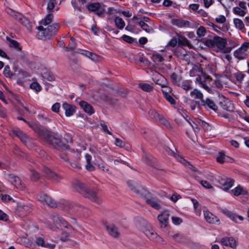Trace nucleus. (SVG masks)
<instances>
[{"label":"nucleus","instance_id":"f257e3e1","mask_svg":"<svg viewBox=\"0 0 249 249\" xmlns=\"http://www.w3.org/2000/svg\"><path fill=\"white\" fill-rule=\"evenodd\" d=\"M72 186L75 191L81 194L85 197H88L90 200L98 204L101 202L102 200L96 193L87 188L85 184L80 181L75 180L73 182Z\"/></svg>","mask_w":249,"mask_h":249},{"label":"nucleus","instance_id":"f03ea898","mask_svg":"<svg viewBox=\"0 0 249 249\" xmlns=\"http://www.w3.org/2000/svg\"><path fill=\"white\" fill-rule=\"evenodd\" d=\"M201 42L209 48H213L216 46L220 50L224 49L223 51L224 53H230L231 50V47L226 48L227 44L226 39L217 36H214L211 38L202 39Z\"/></svg>","mask_w":249,"mask_h":249},{"label":"nucleus","instance_id":"7ed1b4c3","mask_svg":"<svg viewBox=\"0 0 249 249\" xmlns=\"http://www.w3.org/2000/svg\"><path fill=\"white\" fill-rule=\"evenodd\" d=\"M46 142L50 145L59 150H64L69 148V145L64 142L63 140L57 135L52 132L46 137Z\"/></svg>","mask_w":249,"mask_h":249},{"label":"nucleus","instance_id":"20e7f679","mask_svg":"<svg viewBox=\"0 0 249 249\" xmlns=\"http://www.w3.org/2000/svg\"><path fill=\"white\" fill-rule=\"evenodd\" d=\"M59 27L60 25L58 23L49 25L45 28H44L43 26L37 27L36 28L39 31L38 33V37L41 39L43 38H51L56 34Z\"/></svg>","mask_w":249,"mask_h":249},{"label":"nucleus","instance_id":"39448f33","mask_svg":"<svg viewBox=\"0 0 249 249\" xmlns=\"http://www.w3.org/2000/svg\"><path fill=\"white\" fill-rule=\"evenodd\" d=\"M140 229L151 240L158 241L160 237L152 228L150 225L144 219L139 222Z\"/></svg>","mask_w":249,"mask_h":249},{"label":"nucleus","instance_id":"423d86ee","mask_svg":"<svg viewBox=\"0 0 249 249\" xmlns=\"http://www.w3.org/2000/svg\"><path fill=\"white\" fill-rule=\"evenodd\" d=\"M142 161L153 168L160 169V167H159L157 162L156 161L153 157L150 154L146 152L144 148H142Z\"/></svg>","mask_w":249,"mask_h":249},{"label":"nucleus","instance_id":"0eeeda50","mask_svg":"<svg viewBox=\"0 0 249 249\" xmlns=\"http://www.w3.org/2000/svg\"><path fill=\"white\" fill-rule=\"evenodd\" d=\"M127 185L132 191H134L140 196L142 197L144 196L148 193L146 190L139 186L136 182L133 181H128Z\"/></svg>","mask_w":249,"mask_h":249},{"label":"nucleus","instance_id":"6e6552de","mask_svg":"<svg viewBox=\"0 0 249 249\" xmlns=\"http://www.w3.org/2000/svg\"><path fill=\"white\" fill-rule=\"evenodd\" d=\"M38 199L44 205H47L52 208L57 207L56 203L47 194H41L39 196Z\"/></svg>","mask_w":249,"mask_h":249},{"label":"nucleus","instance_id":"1a4fd4ad","mask_svg":"<svg viewBox=\"0 0 249 249\" xmlns=\"http://www.w3.org/2000/svg\"><path fill=\"white\" fill-rule=\"evenodd\" d=\"M7 178L17 188L20 189H23L24 188V184L22 183L20 179L17 176L13 174H8Z\"/></svg>","mask_w":249,"mask_h":249},{"label":"nucleus","instance_id":"9d476101","mask_svg":"<svg viewBox=\"0 0 249 249\" xmlns=\"http://www.w3.org/2000/svg\"><path fill=\"white\" fill-rule=\"evenodd\" d=\"M172 147H170L169 146H165L164 147V150L170 156L174 157L178 160L179 162H180L182 163H185L184 161L185 162H186V160L181 156L177 154L175 151H174V149H175L177 152V149L175 147V146L173 145V144H171Z\"/></svg>","mask_w":249,"mask_h":249},{"label":"nucleus","instance_id":"9b49d317","mask_svg":"<svg viewBox=\"0 0 249 249\" xmlns=\"http://www.w3.org/2000/svg\"><path fill=\"white\" fill-rule=\"evenodd\" d=\"M43 172L46 177L53 181L58 182L62 178L60 176L53 172L48 167H44Z\"/></svg>","mask_w":249,"mask_h":249},{"label":"nucleus","instance_id":"f8f14e48","mask_svg":"<svg viewBox=\"0 0 249 249\" xmlns=\"http://www.w3.org/2000/svg\"><path fill=\"white\" fill-rule=\"evenodd\" d=\"M106 229L108 234L111 236L118 238L120 237V233L118 228L112 224H108L105 225Z\"/></svg>","mask_w":249,"mask_h":249},{"label":"nucleus","instance_id":"ddd939ff","mask_svg":"<svg viewBox=\"0 0 249 249\" xmlns=\"http://www.w3.org/2000/svg\"><path fill=\"white\" fill-rule=\"evenodd\" d=\"M101 4L99 2L91 3L87 5L89 11L94 12L98 16H101L104 13L103 10L100 9Z\"/></svg>","mask_w":249,"mask_h":249},{"label":"nucleus","instance_id":"4468645a","mask_svg":"<svg viewBox=\"0 0 249 249\" xmlns=\"http://www.w3.org/2000/svg\"><path fill=\"white\" fill-rule=\"evenodd\" d=\"M221 244L227 248H230V249H235L236 247L235 240L232 237H225L221 239ZM224 249H227L224 248Z\"/></svg>","mask_w":249,"mask_h":249},{"label":"nucleus","instance_id":"2eb2a0df","mask_svg":"<svg viewBox=\"0 0 249 249\" xmlns=\"http://www.w3.org/2000/svg\"><path fill=\"white\" fill-rule=\"evenodd\" d=\"M34 131L38 135L42 137L45 140H46V137L51 132V131L48 130L42 126L37 124L36 126H34Z\"/></svg>","mask_w":249,"mask_h":249},{"label":"nucleus","instance_id":"dca6fc26","mask_svg":"<svg viewBox=\"0 0 249 249\" xmlns=\"http://www.w3.org/2000/svg\"><path fill=\"white\" fill-rule=\"evenodd\" d=\"M31 208L26 205L18 204L16 211L20 216H24L28 214L31 211Z\"/></svg>","mask_w":249,"mask_h":249},{"label":"nucleus","instance_id":"f3484780","mask_svg":"<svg viewBox=\"0 0 249 249\" xmlns=\"http://www.w3.org/2000/svg\"><path fill=\"white\" fill-rule=\"evenodd\" d=\"M170 216L168 211H165L159 214L158 219L161 224V228H165L168 224V221Z\"/></svg>","mask_w":249,"mask_h":249},{"label":"nucleus","instance_id":"a211bd4d","mask_svg":"<svg viewBox=\"0 0 249 249\" xmlns=\"http://www.w3.org/2000/svg\"><path fill=\"white\" fill-rule=\"evenodd\" d=\"M234 180L231 178H221L219 180V183L224 190H228L233 185Z\"/></svg>","mask_w":249,"mask_h":249},{"label":"nucleus","instance_id":"6ab92c4d","mask_svg":"<svg viewBox=\"0 0 249 249\" xmlns=\"http://www.w3.org/2000/svg\"><path fill=\"white\" fill-rule=\"evenodd\" d=\"M36 243L38 246H41L49 249H53L55 247V245L54 244H49L47 243L44 241V238L41 237H36Z\"/></svg>","mask_w":249,"mask_h":249},{"label":"nucleus","instance_id":"aec40b11","mask_svg":"<svg viewBox=\"0 0 249 249\" xmlns=\"http://www.w3.org/2000/svg\"><path fill=\"white\" fill-rule=\"evenodd\" d=\"M201 105L206 108H210L216 111L217 110V106L214 101L210 98H207L206 100H202Z\"/></svg>","mask_w":249,"mask_h":249},{"label":"nucleus","instance_id":"412c9836","mask_svg":"<svg viewBox=\"0 0 249 249\" xmlns=\"http://www.w3.org/2000/svg\"><path fill=\"white\" fill-rule=\"evenodd\" d=\"M171 23L174 25L179 28L189 27L191 25V23L189 21L182 19H173L171 20Z\"/></svg>","mask_w":249,"mask_h":249},{"label":"nucleus","instance_id":"4be33fe9","mask_svg":"<svg viewBox=\"0 0 249 249\" xmlns=\"http://www.w3.org/2000/svg\"><path fill=\"white\" fill-rule=\"evenodd\" d=\"M204 215L206 221L210 223L216 224L219 222V219L210 212L204 211Z\"/></svg>","mask_w":249,"mask_h":249},{"label":"nucleus","instance_id":"5701e85b","mask_svg":"<svg viewBox=\"0 0 249 249\" xmlns=\"http://www.w3.org/2000/svg\"><path fill=\"white\" fill-rule=\"evenodd\" d=\"M7 13L9 15H11L15 17V18L22 23L23 25L26 26V23H28L27 20L24 18H22L21 16L19 15L18 14L16 13L15 11L11 9H8L7 10Z\"/></svg>","mask_w":249,"mask_h":249},{"label":"nucleus","instance_id":"b1692460","mask_svg":"<svg viewBox=\"0 0 249 249\" xmlns=\"http://www.w3.org/2000/svg\"><path fill=\"white\" fill-rule=\"evenodd\" d=\"M79 104L86 113L90 115L94 113V109L88 103L81 101L79 102Z\"/></svg>","mask_w":249,"mask_h":249},{"label":"nucleus","instance_id":"393cba45","mask_svg":"<svg viewBox=\"0 0 249 249\" xmlns=\"http://www.w3.org/2000/svg\"><path fill=\"white\" fill-rule=\"evenodd\" d=\"M62 107L65 111V114L67 116H71L72 115L75 111V107L67 103H63Z\"/></svg>","mask_w":249,"mask_h":249},{"label":"nucleus","instance_id":"a878e982","mask_svg":"<svg viewBox=\"0 0 249 249\" xmlns=\"http://www.w3.org/2000/svg\"><path fill=\"white\" fill-rule=\"evenodd\" d=\"M221 107L223 109L228 111L232 112L234 110V107L233 104L229 100H224L220 103Z\"/></svg>","mask_w":249,"mask_h":249},{"label":"nucleus","instance_id":"bb28decb","mask_svg":"<svg viewBox=\"0 0 249 249\" xmlns=\"http://www.w3.org/2000/svg\"><path fill=\"white\" fill-rule=\"evenodd\" d=\"M39 1L42 6L45 5L46 1H48L47 9L49 11V13L54 8L55 4V0H39Z\"/></svg>","mask_w":249,"mask_h":249},{"label":"nucleus","instance_id":"cd10ccee","mask_svg":"<svg viewBox=\"0 0 249 249\" xmlns=\"http://www.w3.org/2000/svg\"><path fill=\"white\" fill-rule=\"evenodd\" d=\"M178 43L179 45H183L188 46L190 48H192L193 46L190 43L188 39L184 36H179L178 39Z\"/></svg>","mask_w":249,"mask_h":249},{"label":"nucleus","instance_id":"c85d7f7f","mask_svg":"<svg viewBox=\"0 0 249 249\" xmlns=\"http://www.w3.org/2000/svg\"><path fill=\"white\" fill-rule=\"evenodd\" d=\"M14 133L23 142L26 143L29 140L27 135L20 130H15Z\"/></svg>","mask_w":249,"mask_h":249},{"label":"nucleus","instance_id":"c756f323","mask_svg":"<svg viewBox=\"0 0 249 249\" xmlns=\"http://www.w3.org/2000/svg\"><path fill=\"white\" fill-rule=\"evenodd\" d=\"M56 226H59L60 228H65L70 230L72 229V228L67 221H66L62 218L60 217L57 222L54 224Z\"/></svg>","mask_w":249,"mask_h":249},{"label":"nucleus","instance_id":"7c9ffc66","mask_svg":"<svg viewBox=\"0 0 249 249\" xmlns=\"http://www.w3.org/2000/svg\"><path fill=\"white\" fill-rule=\"evenodd\" d=\"M6 39L7 41L9 42V46L10 47L14 48L18 51H20L21 50V48L18 41L11 39L8 36H6Z\"/></svg>","mask_w":249,"mask_h":249},{"label":"nucleus","instance_id":"2f4dec72","mask_svg":"<svg viewBox=\"0 0 249 249\" xmlns=\"http://www.w3.org/2000/svg\"><path fill=\"white\" fill-rule=\"evenodd\" d=\"M221 211L224 213L226 215L228 216L233 221L235 222H238V221L236 220V215L233 213L232 212L226 209H222L219 208Z\"/></svg>","mask_w":249,"mask_h":249},{"label":"nucleus","instance_id":"473e14b6","mask_svg":"<svg viewBox=\"0 0 249 249\" xmlns=\"http://www.w3.org/2000/svg\"><path fill=\"white\" fill-rule=\"evenodd\" d=\"M171 79L174 84L180 86L182 80V78L180 76L174 72L171 75Z\"/></svg>","mask_w":249,"mask_h":249},{"label":"nucleus","instance_id":"72a5a7b5","mask_svg":"<svg viewBox=\"0 0 249 249\" xmlns=\"http://www.w3.org/2000/svg\"><path fill=\"white\" fill-rule=\"evenodd\" d=\"M53 17V15L51 13L49 14L46 16L44 19H42L40 22V24L42 25L46 26L52 22V19Z\"/></svg>","mask_w":249,"mask_h":249},{"label":"nucleus","instance_id":"f704fd0d","mask_svg":"<svg viewBox=\"0 0 249 249\" xmlns=\"http://www.w3.org/2000/svg\"><path fill=\"white\" fill-rule=\"evenodd\" d=\"M145 201L147 204L157 210H160L161 208L160 203L153 199L145 198Z\"/></svg>","mask_w":249,"mask_h":249},{"label":"nucleus","instance_id":"c9c22d12","mask_svg":"<svg viewBox=\"0 0 249 249\" xmlns=\"http://www.w3.org/2000/svg\"><path fill=\"white\" fill-rule=\"evenodd\" d=\"M232 193L234 196H238L240 195H246L247 194V191L245 190L242 187L240 186L236 187L234 189L231 190Z\"/></svg>","mask_w":249,"mask_h":249},{"label":"nucleus","instance_id":"e433bc0d","mask_svg":"<svg viewBox=\"0 0 249 249\" xmlns=\"http://www.w3.org/2000/svg\"><path fill=\"white\" fill-rule=\"evenodd\" d=\"M85 158L87 161L86 169L89 171H93L94 169V167L91 164V157L87 154L85 155Z\"/></svg>","mask_w":249,"mask_h":249},{"label":"nucleus","instance_id":"4c0bfd02","mask_svg":"<svg viewBox=\"0 0 249 249\" xmlns=\"http://www.w3.org/2000/svg\"><path fill=\"white\" fill-rule=\"evenodd\" d=\"M159 78L157 79L155 78L154 81L156 82V83L158 85H159L162 87H164L166 85H167V82L166 79L161 75H159Z\"/></svg>","mask_w":249,"mask_h":249},{"label":"nucleus","instance_id":"58836bf2","mask_svg":"<svg viewBox=\"0 0 249 249\" xmlns=\"http://www.w3.org/2000/svg\"><path fill=\"white\" fill-rule=\"evenodd\" d=\"M139 87L142 90L146 92H150L153 90V87L150 84L147 83H140Z\"/></svg>","mask_w":249,"mask_h":249},{"label":"nucleus","instance_id":"ea45409f","mask_svg":"<svg viewBox=\"0 0 249 249\" xmlns=\"http://www.w3.org/2000/svg\"><path fill=\"white\" fill-rule=\"evenodd\" d=\"M115 23L116 26L119 29H123L125 26V22L124 20L120 17H116L115 18Z\"/></svg>","mask_w":249,"mask_h":249},{"label":"nucleus","instance_id":"a19ab883","mask_svg":"<svg viewBox=\"0 0 249 249\" xmlns=\"http://www.w3.org/2000/svg\"><path fill=\"white\" fill-rule=\"evenodd\" d=\"M190 94L192 96H195V99H200L201 103L202 100H204L203 99V94L197 89H195L193 91H191Z\"/></svg>","mask_w":249,"mask_h":249},{"label":"nucleus","instance_id":"79ce46f5","mask_svg":"<svg viewBox=\"0 0 249 249\" xmlns=\"http://www.w3.org/2000/svg\"><path fill=\"white\" fill-rule=\"evenodd\" d=\"M234 24L236 28L240 30H245L244 24L242 20L239 18H234L233 19Z\"/></svg>","mask_w":249,"mask_h":249},{"label":"nucleus","instance_id":"37998d69","mask_svg":"<svg viewBox=\"0 0 249 249\" xmlns=\"http://www.w3.org/2000/svg\"><path fill=\"white\" fill-rule=\"evenodd\" d=\"M228 159H230L229 157L226 156L224 153L219 152L218 156L216 158L217 162L222 163L225 161H228Z\"/></svg>","mask_w":249,"mask_h":249},{"label":"nucleus","instance_id":"c03bdc74","mask_svg":"<svg viewBox=\"0 0 249 249\" xmlns=\"http://www.w3.org/2000/svg\"><path fill=\"white\" fill-rule=\"evenodd\" d=\"M191 83V81L190 80H185L181 82L180 86L183 89L188 91L192 89Z\"/></svg>","mask_w":249,"mask_h":249},{"label":"nucleus","instance_id":"a18cd8bd","mask_svg":"<svg viewBox=\"0 0 249 249\" xmlns=\"http://www.w3.org/2000/svg\"><path fill=\"white\" fill-rule=\"evenodd\" d=\"M233 12L238 16L244 17L246 14V12L239 6L233 8Z\"/></svg>","mask_w":249,"mask_h":249},{"label":"nucleus","instance_id":"49530a36","mask_svg":"<svg viewBox=\"0 0 249 249\" xmlns=\"http://www.w3.org/2000/svg\"><path fill=\"white\" fill-rule=\"evenodd\" d=\"M139 25L141 27V28L144 31H145L147 33H150L153 31V28L148 26L146 23H145L144 21H140L139 22Z\"/></svg>","mask_w":249,"mask_h":249},{"label":"nucleus","instance_id":"de8ad7c7","mask_svg":"<svg viewBox=\"0 0 249 249\" xmlns=\"http://www.w3.org/2000/svg\"><path fill=\"white\" fill-rule=\"evenodd\" d=\"M75 47L76 43L75 42V39L73 37H71L69 45L64 48L67 51H72L75 49Z\"/></svg>","mask_w":249,"mask_h":249},{"label":"nucleus","instance_id":"09e8293b","mask_svg":"<svg viewBox=\"0 0 249 249\" xmlns=\"http://www.w3.org/2000/svg\"><path fill=\"white\" fill-rule=\"evenodd\" d=\"M245 52L241 50L237 49L234 53V55L239 60L244 59L245 58Z\"/></svg>","mask_w":249,"mask_h":249},{"label":"nucleus","instance_id":"8fccbe9b","mask_svg":"<svg viewBox=\"0 0 249 249\" xmlns=\"http://www.w3.org/2000/svg\"><path fill=\"white\" fill-rule=\"evenodd\" d=\"M150 116L156 120H162V115L158 114L156 111L154 110H150L149 112Z\"/></svg>","mask_w":249,"mask_h":249},{"label":"nucleus","instance_id":"3c124183","mask_svg":"<svg viewBox=\"0 0 249 249\" xmlns=\"http://www.w3.org/2000/svg\"><path fill=\"white\" fill-rule=\"evenodd\" d=\"M206 33V29L203 26L199 27L196 31V34L199 37L204 36L205 35Z\"/></svg>","mask_w":249,"mask_h":249},{"label":"nucleus","instance_id":"603ef678","mask_svg":"<svg viewBox=\"0 0 249 249\" xmlns=\"http://www.w3.org/2000/svg\"><path fill=\"white\" fill-rule=\"evenodd\" d=\"M3 74L6 77H11L13 75L16 74V73L13 74L10 70V67L8 65H6L5 66L4 71H3Z\"/></svg>","mask_w":249,"mask_h":249},{"label":"nucleus","instance_id":"864d4df0","mask_svg":"<svg viewBox=\"0 0 249 249\" xmlns=\"http://www.w3.org/2000/svg\"><path fill=\"white\" fill-rule=\"evenodd\" d=\"M31 178L32 180L36 181L39 178L40 176L39 174L35 170H32L31 171Z\"/></svg>","mask_w":249,"mask_h":249},{"label":"nucleus","instance_id":"5fc2aeb1","mask_svg":"<svg viewBox=\"0 0 249 249\" xmlns=\"http://www.w3.org/2000/svg\"><path fill=\"white\" fill-rule=\"evenodd\" d=\"M152 59L155 62H161L164 60L163 57L160 54H153Z\"/></svg>","mask_w":249,"mask_h":249},{"label":"nucleus","instance_id":"6e6d98bb","mask_svg":"<svg viewBox=\"0 0 249 249\" xmlns=\"http://www.w3.org/2000/svg\"><path fill=\"white\" fill-rule=\"evenodd\" d=\"M198 123L203 128V129L205 130L208 131L209 130H211V126L209 125V124L205 122V121L200 120H199V122Z\"/></svg>","mask_w":249,"mask_h":249},{"label":"nucleus","instance_id":"4d7b16f0","mask_svg":"<svg viewBox=\"0 0 249 249\" xmlns=\"http://www.w3.org/2000/svg\"><path fill=\"white\" fill-rule=\"evenodd\" d=\"M18 76H19V78L20 79H23L25 77H27L29 76V73L22 70H20L18 71Z\"/></svg>","mask_w":249,"mask_h":249},{"label":"nucleus","instance_id":"13d9d810","mask_svg":"<svg viewBox=\"0 0 249 249\" xmlns=\"http://www.w3.org/2000/svg\"><path fill=\"white\" fill-rule=\"evenodd\" d=\"M30 88L38 92L41 90V87L39 84L36 82H33L30 84Z\"/></svg>","mask_w":249,"mask_h":249},{"label":"nucleus","instance_id":"bf43d9fd","mask_svg":"<svg viewBox=\"0 0 249 249\" xmlns=\"http://www.w3.org/2000/svg\"><path fill=\"white\" fill-rule=\"evenodd\" d=\"M162 88H163L162 91L164 96L167 94H169L172 92V89L170 87L167 86V85L164 87H162Z\"/></svg>","mask_w":249,"mask_h":249},{"label":"nucleus","instance_id":"052dcab7","mask_svg":"<svg viewBox=\"0 0 249 249\" xmlns=\"http://www.w3.org/2000/svg\"><path fill=\"white\" fill-rule=\"evenodd\" d=\"M43 77L47 79L48 81H52L53 80V76L50 72H46L44 73Z\"/></svg>","mask_w":249,"mask_h":249},{"label":"nucleus","instance_id":"680f3d73","mask_svg":"<svg viewBox=\"0 0 249 249\" xmlns=\"http://www.w3.org/2000/svg\"><path fill=\"white\" fill-rule=\"evenodd\" d=\"M90 59L93 61L98 62L101 60V57L96 53H92Z\"/></svg>","mask_w":249,"mask_h":249},{"label":"nucleus","instance_id":"e2e57ef3","mask_svg":"<svg viewBox=\"0 0 249 249\" xmlns=\"http://www.w3.org/2000/svg\"><path fill=\"white\" fill-rule=\"evenodd\" d=\"M164 97L171 104L175 105L176 104V101L169 94L164 95Z\"/></svg>","mask_w":249,"mask_h":249},{"label":"nucleus","instance_id":"0e129e2a","mask_svg":"<svg viewBox=\"0 0 249 249\" xmlns=\"http://www.w3.org/2000/svg\"><path fill=\"white\" fill-rule=\"evenodd\" d=\"M60 107V104L58 103H56L52 107V110L53 112H58Z\"/></svg>","mask_w":249,"mask_h":249},{"label":"nucleus","instance_id":"69168bd1","mask_svg":"<svg viewBox=\"0 0 249 249\" xmlns=\"http://www.w3.org/2000/svg\"><path fill=\"white\" fill-rule=\"evenodd\" d=\"M200 184L201 185L207 189H212L213 188L212 186L206 180H201L200 181Z\"/></svg>","mask_w":249,"mask_h":249},{"label":"nucleus","instance_id":"338daca9","mask_svg":"<svg viewBox=\"0 0 249 249\" xmlns=\"http://www.w3.org/2000/svg\"><path fill=\"white\" fill-rule=\"evenodd\" d=\"M123 39L129 43H131L134 41V38L127 35H124L122 36Z\"/></svg>","mask_w":249,"mask_h":249},{"label":"nucleus","instance_id":"774afa93","mask_svg":"<svg viewBox=\"0 0 249 249\" xmlns=\"http://www.w3.org/2000/svg\"><path fill=\"white\" fill-rule=\"evenodd\" d=\"M249 48V42H245L241 45V46L238 49L241 50V51H243L244 52H246Z\"/></svg>","mask_w":249,"mask_h":249}]
</instances>
